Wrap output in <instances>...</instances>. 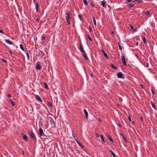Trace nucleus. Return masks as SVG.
I'll use <instances>...</instances> for the list:
<instances>
[{
	"label": "nucleus",
	"instance_id": "25",
	"mask_svg": "<svg viewBox=\"0 0 157 157\" xmlns=\"http://www.w3.org/2000/svg\"><path fill=\"white\" fill-rule=\"evenodd\" d=\"M107 137L109 140L110 141L113 142V140L112 139L110 135H108L107 136Z\"/></svg>",
	"mask_w": 157,
	"mask_h": 157
},
{
	"label": "nucleus",
	"instance_id": "6",
	"mask_svg": "<svg viewBox=\"0 0 157 157\" xmlns=\"http://www.w3.org/2000/svg\"><path fill=\"white\" fill-rule=\"evenodd\" d=\"M49 118L50 119V121L51 124L54 126H55L56 125V124L52 118L51 117H50Z\"/></svg>",
	"mask_w": 157,
	"mask_h": 157
},
{
	"label": "nucleus",
	"instance_id": "28",
	"mask_svg": "<svg viewBox=\"0 0 157 157\" xmlns=\"http://www.w3.org/2000/svg\"><path fill=\"white\" fill-rule=\"evenodd\" d=\"M144 66L146 67H148L149 66V63L147 62H145L144 64Z\"/></svg>",
	"mask_w": 157,
	"mask_h": 157
},
{
	"label": "nucleus",
	"instance_id": "61",
	"mask_svg": "<svg viewBox=\"0 0 157 157\" xmlns=\"http://www.w3.org/2000/svg\"><path fill=\"white\" fill-rule=\"evenodd\" d=\"M27 31L28 33H29V29H28V28H27Z\"/></svg>",
	"mask_w": 157,
	"mask_h": 157
},
{
	"label": "nucleus",
	"instance_id": "18",
	"mask_svg": "<svg viewBox=\"0 0 157 157\" xmlns=\"http://www.w3.org/2000/svg\"><path fill=\"white\" fill-rule=\"evenodd\" d=\"M89 2H90V4L92 7H94L95 6V4L94 3L92 0H89Z\"/></svg>",
	"mask_w": 157,
	"mask_h": 157
},
{
	"label": "nucleus",
	"instance_id": "10",
	"mask_svg": "<svg viewBox=\"0 0 157 157\" xmlns=\"http://www.w3.org/2000/svg\"><path fill=\"white\" fill-rule=\"evenodd\" d=\"M75 140L77 143V144L79 145L82 148H83L84 147L83 145L78 140L77 138H76L75 139Z\"/></svg>",
	"mask_w": 157,
	"mask_h": 157
},
{
	"label": "nucleus",
	"instance_id": "17",
	"mask_svg": "<svg viewBox=\"0 0 157 157\" xmlns=\"http://www.w3.org/2000/svg\"><path fill=\"white\" fill-rule=\"evenodd\" d=\"M101 51L102 53V54L104 55V56L105 57H106L107 59H108V57L107 56V54L105 52V51L103 50V49H102L101 50Z\"/></svg>",
	"mask_w": 157,
	"mask_h": 157
},
{
	"label": "nucleus",
	"instance_id": "32",
	"mask_svg": "<svg viewBox=\"0 0 157 157\" xmlns=\"http://www.w3.org/2000/svg\"><path fill=\"white\" fill-rule=\"evenodd\" d=\"M101 5L103 7H105V2L103 1H102L101 2Z\"/></svg>",
	"mask_w": 157,
	"mask_h": 157
},
{
	"label": "nucleus",
	"instance_id": "8",
	"mask_svg": "<svg viewBox=\"0 0 157 157\" xmlns=\"http://www.w3.org/2000/svg\"><path fill=\"white\" fill-rule=\"evenodd\" d=\"M39 132L38 135L39 137H40L42 135L43 131L42 129L41 128H40L39 130Z\"/></svg>",
	"mask_w": 157,
	"mask_h": 157
},
{
	"label": "nucleus",
	"instance_id": "59",
	"mask_svg": "<svg viewBox=\"0 0 157 157\" xmlns=\"http://www.w3.org/2000/svg\"><path fill=\"white\" fill-rule=\"evenodd\" d=\"M131 123L132 124H134V122L133 121H132L131 122Z\"/></svg>",
	"mask_w": 157,
	"mask_h": 157
},
{
	"label": "nucleus",
	"instance_id": "5",
	"mask_svg": "<svg viewBox=\"0 0 157 157\" xmlns=\"http://www.w3.org/2000/svg\"><path fill=\"white\" fill-rule=\"evenodd\" d=\"M39 118V127H40V126H42L43 124V120L42 118L41 117H38Z\"/></svg>",
	"mask_w": 157,
	"mask_h": 157
},
{
	"label": "nucleus",
	"instance_id": "16",
	"mask_svg": "<svg viewBox=\"0 0 157 157\" xmlns=\"http://www.w3.org/2000/svg\"><path fill=\"white\" fill-rule=\"evenodd\" d=\"M36 68L38 70H40L41 69L42 67L39 63H37L36 64Z\"/></svg>",
	"mask_w": 157,
	"mask_h": 157
},
{
	"label": "nucleus",
	"instance_id": "56",
	"mask_svg": "<svg viewBox=\"0 0 157 157\" xmlns=\"http://www.w3.org/2000/svg\"><path fill=\"white\" fill-rule=\"evenodd\" d=\"M133 31H136V32L137 31V29L136 28H135V29H133Z\"/></svg>",
	"mask_w": 157,
	"mask_h": 157
},
{
	"label": "nucleus",
	"instance_id": "34",
	"mask_svg": "<svg viewBox=\"0 0 157 157\" xmlns=\"http://www.w3.org/2000/svg\"><path fill=\"white\" fill-rule=\"evenodd\" d=\"M140 120L141 123H142L144 122L143 118L142 116H141L140 117Z\"/></svg>",
	"mask_w": 157,
	"mask_h": 157
},
{
	"label": "nucleus",
	"instance_id": "23",
	"mask_svg": "<svg viewBox=\"0 0 157 157\" xmlns=\"http://www.w3.org/2000/svg\"><path fill=\"white\" fill-rule=\"evenodd\" d=\"M110 66L112 68L114 69L115 70H117V67L113 64H110Z\"/></svg>",
	"mask_w": 157,
	"mask_h": 157
},
{
	"label": "nucleus",
	"instance_id": "58",
	"mask_svg": "<svg viewBox=\"0 0 157 157\" xmlns=\"http://www.w3.org/2000/svg\"><path fill=\"white\" fill-rule=\"evenodd\" d=\"M111 33L113 34V35H114V32H113V31H112L111 32Z\"/></svg>",
	"mask_w": 157,
	"mask_h": 157
},
{
	"label": "nucleus",
	"instance_id": "44",
	"mask_svg": "<svg viewBox=\"0 0 157 157\" xmlns=\"http://www.w3.org/2000/svg\"><path fill=\"white\" fill-rule=\"evenodd\" d=\"M128 119L129 120V121L130 122H131L132 121L131 119V117H130V116H129L128 117Z\"/></svg>",
	"mask_w": 157,
	"mask_h": 157
},
{
	"label": "nucleus",
	"instance_id": "14",
	"mask_svg": "<svg viewBox=\"0 0 157 157\" xmlns=\"http://www.w3.org/2000/svg\"><path fill=\"white\" fill-rule=\"evenodd\" d=\"M120 135L121 136V137L123 139L124 141L126 143H127V141L126 138L124 136L122 133H120Z\"/></svg>",
	"mask_w": 157,
	"mask_h": 157
},
{
	"label": "nucleus",
	"instance_id": "41",
	"mask_svg": "<svg viewBox=\"0 0 157 157\" xmlns=\"http://www.w3.org/2000/svg\"><path fill=\"white\" fill-rule=\"evenodd\" d=\"M48 106H50L51 107H52V105L51 104V102H50V101H49V102H48Z\"/></svg>",
	"mask_w": 157,
	"mask_h": 157
},
{
	"label": "nucleus",
	"instance_id": "45",
	"mask_svg": "<svg viewBox=\"0 0 157 157\" xmlns=\"http://www.w3.org/2000/svg\"><path fill=\"white\" fill-rule=\"evenodd\" d=\"M118 45H119V49L120 50H121L122 49V47H121V45H120L119 43H118Z\"/></svg>",
	"mask_w": 157,
	"mask_h": 157
},
{
	"label": "nucleus",
	"instance_id": "60",
	"mask_svg": "<svg viewBox=\"0 0 157 157\" xmlns=\"http://www.w3.org/2000/svg\"><path fill=\"white\" fill-rule=\"evenodd\" d=\"M136 46H138V42H137L136 43Z\"/></svg>",
	"mask_w": 157,
	"mask_h": 157
},
{
	"label": "nucleus",
	"instance_id": "20",
	"mask_svg": "<svg viewBox=\"0 0 157 157\" xmlns=\"http://www.w3.org/2000/svg\"><path fill=\"white\" fill-rule=\"evenodd\" d=\"M84 113L86 117V119L88 118V113H87V112L86 109H84Z\"/></svg>",
	"mask_w": 157,
	"mask_h": 157
},
{
	"label": "nucleus",
	"instance_id": "4",
	"mask_svg": "<svg viewBox=\"0 0 157 157\" xmlns=\"http://www.w3.org/2000/svg\"><path fill=\"white\" fill-rule=\"evenodd\" d=\"M117 75L118 78H121L123 79L125 78L124 75H123L122 73L121 72H119L117 73Z\"/></svg>",
	"mask_w": 157,
	"mask_h": 157
},
{
	"label": "nucleus",
	"instance_id": "55",
	"mask_svg": "<svg viewBox=\"0 0 157 157\" xmlns=\"http://www.w3.org/2000/svg\"><path fill=\"white\" fill-rule=\"evenodd\" d=\"M117 125L119 127H121V124H117Z\"/></svg>",
	"mask_w": 157,
	"mask_h": 157
},
{
	"label": "nucleus",
	"instance_id": "43",
	"mask_svg": "<svg viewBox=\"0 0 157 157\" xmlns=\"http://www.w3.org/2000/svg\"><path fill=\"white\" fill-rule=\"evenodd\" d=\"M110 152L111 153V154L113 155V156L115 155V154L113 153V152L111 150H110Z\"/></svg>",
	"mask_w": 157,
	"mask_h": 157
},
{
	"label": "nucleus",
	"instance_id": "64",
	"mask_svg": "<svg viewBox=\"0 0 157 157\" xmlns=\"http://www.w3.org/2000/svg\"><path fill=\"white\" fill-rule=\"evenodd\" d=\"M91 76L92 77H93V75L92 74L91 75Z\"/></svg>",
	"mask_w": 157,
	"mask_h": 157
},
{
	"label": "nucleus",
	"instance_id": "46",
	"mask_svg": "<svg viewBox=\"0 0 157 157\" xmlns=\"http://www.w3.org/2000/svg\"><path fill=\"white\" fill-rule=\"evenodd\" d=\"M151 91L152 92V93L153 95H155V91L152 89H151Z\"/></svg>",
	"mask_w": 157,
	"mask_h": 157
},
{
	"label": "nucleus",
	"instance_id": "26",
	"mask_svg": "<svg viewBox=\"0 0 157 157\" xmlns=\"http://www.w3.org/2000/svg\"><path fill=\"white\" fill-rule=\"evenodd\" d=\"M145 14L147 15H149V17H151V14H150V13L148 10L145 13Z\"/></svg>",
	"mask_w": 157,
	"mask_h": 157
},
{
	"label": "nucleus",
	"instance_id": "42",
	"mask_svg": "<svg viewBox=\"0 0 157 157\" xmlns=\"http://www.w3.org/2000/svg\"><path fill=\"white\" fill-rule=\"evenodd\" d=\"M46 37L44 36H41V39L42 40H44L45 39Z\"/></svg>",
	"mask_w": 157,
	"mask_h": 157
},
{
	"label": "nucleus",
	"instance_id": "62",
	"mask_svg": "<svg viewBox=\"0 0 157 157\" xmlns=\"http://www.w3.org/2000/svg\"><path fill=\"white\" fill-rule=\"evenodd\" d=\"M113 157H116V155H113Z\"/></svg>",
	"mask_w": 157,
	"mask_h": 157
},
{
	"label": "nucleus",
	"instance_id": "57",
	"mask_svg": "<svg viewBox=\"0 0 157 157\" xmlns=\"http://www.w3.org/2000/svg\"><path fill=\"white\" fill-rule=\"evenodd\" d=\"M98 121H99L100 122H101V119H100V118H98Z\"/></svg>",
	"mask_w": 157,
	"mask_h": 157
},
{
	"label": "nucleus",
	"instance_id": "35",
	"mask_svg": "<svg viewBox=\"0 0 157 157\" xmlns=\"http://www.w3.org/2000/svg\"><path fill=\"white\" fill-rule=\"evenodd\" d=\"M87 38L89 39L90 41H91L92 40L91 38L90 37L89 35H88L87 36Z\"/></svg>",
	"mask_w": 157,
	"mask_h": 157
},
{
	"label": "nucleus",
	"instance_id": "2",
	"mask_svg": "<svg viewBox=\"0 0 157 157\" xmlns=\"http://www.w3.org/2000/svg\"><path fill=\"white\" fill-rule=\"evenodd\" d=\"M121 59H122V63L125 65H126L125 59V57L124 56V55L122 53L121 54Z\"/></svg>",
	"mask_w": 157,
	"mask_h": 157
},
{
	"label": "nucleus",
	"instance_id": "52",
	"mask_svg": "<svg viewBox=\"0 0 157 157\" xmlns=\"http://www.w3.org/2000/svg\"><path fill=\"white\" fill-rule=\"evenodd\" d=\"M2 61L6 63H7V62L5 60H4V59H2Z\"/></svg>",
	"mask_w": 157,
	"mask_h": 157
},
{
	"label": "nucleus",
	"instance_id": "22",
	"mask_svg": "<svg viewBox=\"0 0 157 157\" xmlns=\"http://www.w3.org/2000/svg\"><path fill=\"white\" fill-rule=\"evenodd\" d=\"M151 105L152 106V107L155 109H156L157 108V107H156V106H155V104L153 102L151 101Z\"/></svg>",
	"mask_w": 157,
	"mask_h": 157
},
{
	"label": "nucleus",
	"instance_id": "53",
	"mask_svg": "<svg viewBox=\"0 0 157 157\" xmlns=\"http://www.w3.org/2000/svg\"><path fill=\"white\" fill-rule=\"evenodd\" d=\"M72 136L73 137H74V138H75V134H74V132H72Z\"/></svg>",
	"mask_w": 157,
	"mask_h": 157
},
{
	"label": "nucleus",
	"instance_id": "48",
	"mask_svg": "<svg viewBox=\"0 0 157 157\" xmlns=\"http://www.w3.org/2000/svg\"><path fill=\"white\" fill-rule=\"evenodd\" d=\"M130 27L131 29H133V26L131 24H130Z\"/></svg>",
	"mask_w": 157,
	"mask_h": 157
},
{
	"label": "nucleus",
	"instance_id": "12",
	"mask_svg": "<svg viewBox=\"0 0 157 157\" xmlns=\"http://www.w3.org/2000/svg\"><path fill=\"white\" fill-rule=\"evenodd\" d=\"M35 98L36 99L39 101L40 102H43L42 100L40 98L39 95H35Z\"/></svg>",
	"mask_w": 157,
	"mask_h": 157
},
{
	"label": "nucleus",
	"instance_id": "3",
	"mask_svg": "<svg viewBox=\"0 0 157 157\" xmlns=\"http://www.w3.org/2000/svg\"><path fill=\"white\" fill-rule=\"evenodd\" d=\"M28 133L31 138H33L34 140H36V137L32 132L31 131H29Z\"/></svg>",
	"mask_w": 157,
	"mask_h": 157
},
{
	"label": "nucleus",
	"instance_id": "33",
	"mask_svg": "<svg viewBox=\"0 0 157 157\" xmlns=\"http://www.w3.org/2000/svg\"><path fill=\"white\" fill-rule=\"evenodd\" d=\"M83 2L84 5L86 6L88 4V3H87L86 0H83Z\"/></svg>",
	"mask_w": 157,
	"mask_h": 157
},
{
	"label": "nucleus",
	"instance_id": "29",
	"mask_svg": "<svg viewBox=\"0 0 157 157\" xmlns=\"http://www.w3.org/2000/svg\"><path fill=\"white\" fill-rule=\"evenodd\" d=\"M127 6L130 8L132 9V10H133V9H132V8L133 7V5L132 4H130L129 5H128Z\"/></svg>",
	"mask_w": 157,
	"mask_h": 157
},
{
	"label": "nucleus",
	"instance_id": "27",
	"mask_svg": "<svg viewBox=\"0 0 157 157\" xmlns=\"http://www.w3.org/2000/svg\"><path fill=\"white\" fill-rule=\"evenodd\" d=\"M43 83L45 86V88L47 90L49 89V87H48V86L47 85V84L45 82H44Z\"/></svg>",
	"mask_w": 157,
	"mask_h": 157
},
{
	"label": "nucleus",
	"instance_id": "47",
	"mask_svg": "<svg viewBox=\"0 0 157 157\" xmlns=\"http://www.w3.org/2000/svg\"><path fill=\"white\" fill-rule=\"evenodd\" d=\"M95 136H96V137H97V138L99 137V134L97 133H96L95 134Z\"/></svg>",
	"mask_w": 157,
	"mask_h": 157
},
{
	"label": "nucleus",
	"instance_id": "37",
	"mask_svg": "<svg viewBox=\"0 0 157 157\" xmlns=\"http://www.w3.org/2000/svg\"><path fill=\"white\" fill-rule=\"evenodd\" d=\"M78 16L81 20H82V19H83L82 16V15L79 14L78 15Z\"/></svg>",
	"mask_w": 157,
	"mask_h": 157
},
{
	"label": "nucleus",
	"instance_id": "63",
	"mask_svg": "<svg viewBox=\"0 0 157 157\" xmlns=\"http://www.w3.org/2000/svg\"><path fill=\"white\" fill-rule=\"evenodd\" d=\"M10 53L11 54V55L12 54V52L11 51H10Z\"/></svg>",
	"mask_w": 157,
	"mask_h": 157
},
{
	"label": "nucleus",
	"instance_id": "31",
	"mask_svg": "<svg viewBox=\"0 0 157 157\" xmlns=\"http://www.w3.org/2000/svg\"><path fill=\"white\" fill-rule=\"evenodd\" d=\"M100 136L102 141L103 142H105V141L104 138L103 136L102 135H100Z\"/></svg>",
	"mask_w": 157,
	"mask_h": 157
},
{
	"label": "nucleus",
	"instance_id": "1",
	"mask_svg": "<svg viewBox=\"0 0 157 157\" xmlns=\"http://www.w3.org/2000/svg\"><path fill=\"white\" fill-rule=\"evenodd\" d=\"M65 14L66 15L65 18L67 22L68 25H70L71 24L70 20L71 19V17L70 16V13L69 11H68Z\"/></svg>",
	"mask_w": 157,
	"mask_h": 157
},
{
	"label": "nucleus",
	"instance_id": "9",
	"mask_svg": "<svg viewBox=\"0 0 157 157\" xmlns=\"http://www.w3.org/2000/svg\"><path fill=\"white\" fill-rule=\"evenodd\" d=\"M37 55L39 56H45V53L42 51L40 50Z\"/></svg>",
	"mask_w": 157,
	"mask_h": 157
},
{
	"label": "nucleus",
	"instance_id": "51",
	"mask_svg": "<svg viewBox=\"0 0 157 157\" xmlns=\"http://www.w3.org/2000/svg\"><path fill=\"white\" fill-rule=\"evenodd\" d=\"M0 33H3L4 34H5V33L3 32V31L2 30H1L0 29Z\"/></svg>",
	"mask_w": 157,
	"mask_h": 157
},
{
	"label": "nucleus",
	"instance_id": "50",
	"mask_svg": "<svg viewBox=\"0 0 157 157\" xmlns=\"http://www.w3.org/2000/svg\"><path fill=\"white\" fill-rule=\"evenodd\" d=\"M36 21L37 22H39V21H40V19L39 18H36Z\"/></svg>",
	"mask_w": 157,
	"mask_h": 157
},
{
	"label": "nucleus",
	"instance_id": "13",
	"mask_svg": "<svg viewBox=\"0 0 157 157\" xmlns=\"http://www.w3.org/2000/svg\"><path fill=\"white\" fill-rule=\"evenodd\" d=\"M79 50L81 52L85 51L82 47V44L81 43L79 44Z\"/></svg>",
	"mask_w": 157,
	"mask_h": 157
},
{
	"label": "nucleus",
	"instance_id": "40",
	"mask_svg": "<svg viewBox=\"0 0 157 157\" xmlns=\"http://www.w3.org/2000/svg\"><path fill=\"white\" fill-rule=\"evenodd\" d=\"M11 103L13 106H14L15 105V102L13 101L12 100H11Z\"/></svg>",
	"mask_w": 157,
	"mask_h": 157
},
{
	"label": "nucleus",
	"instance_id": "49",
	"mask_svg": "<svg viewBox=\"0 0 157 157\" xmlns=\"http://www.w3.org/2000/svg\"><path fill=\"white\" fill-rule=\"evenodd\" d=\"M7 96L9 98H10L11 97V95L8 93L7 94Z\"/></svg>",
	"mask_w": 157,
	"mask_h": 157
},
{
	"label": "nucleus",
	"instance_id": "39",
	"mask_svg": "<svg viewBox=\"0 0 157 157\" xmlns=\"http://www.w3.org/2000/svg\"><path fill=\"white\" fill-rule=\"evenodd\" d=\"M89 31L90 33H91L92 31V29L91 28V27L90 26H89Z\"/></svg>",
	"mask_w": 157,
	"mask_h": 157
},
{
	"label": "nucleus",
	"instance_id": "11",
	"mask_svg": "<svg viewBox=\"0 0 157 157\" xmlns=\"http://www.w3.org/2000/svg\"><path fill=\"white\" fill-rule=\"evenodd\" d=\"M5 41L7 44H10L13 45V43L12 41H10V40L6 39L5 40Z\"/></svg>",
	"mask_w": 157,
	"mask_h": 157
},
{
	"label": "nucleus",
	"instance_id": "36",
	"mask_svg": "<svg viewBox=\"0 0 157 157\" xmlns=\"http://www.w3.org/2000/svg\"><path fill=\"white\" fill-rule=\"evenodd\" d=\"M20 48L23 51H24V49L23 47V46L21 44H20Z\"/></svg>",
	"mask_w": 157,
	"mask_h": 157
},
{
	"label": "nucleus",
	"instance_id": "19",
	"mask_svg": "<svg viewBox=\"0 0 157 157\" xmlns=\"http://www.w3.org/2000/svg\"><path fill=\"white\" fill-rule=\"evenodd\" d=\"M39 5L38 4V2H36V12H38V10L39 9Z\"/></svg>",
	"mask_w": 157,
	"mask_h": 157
},
{
	"label": "nucleus",
	"instance_id": "38",
	"mask_svg": "<svg viewBox=\"0 0 157 157\" xmlns=\"http://www.w3.org/2000/svg\"><path fill=\"white\" fill-rule=\"evenodd\" d=\"M26 56H27V59L28 60H29V54L28 53V52H27L26 53Z\"/></svg>",
	"mask_w": 157,
	"mask_h": 157
},
{
	"label": "nucleus",
	"instance_id": "30",
	"mask_svg": "<svg viewBox=\"0 0 157 157\" xmlns=\"http://www.w3.org/2000/svg\"><path fill=\"white\" fill-rule=\"evenodd\" d=\"M93 21L94 22V23L95 26H96V21L95 20V19L94 17H93Z\"/></svg>",
	"mask_w": 157,
	"mask_h": 157
},
{
	"label": "nucleus",
	"instance_id": "15",
	"mask_svg": "<svg viewBox=\"0 0 157 157\" xmlns=\"http://www.w3.org/2000/svg\"><path fill=\"white\" fill-rule=\"evenodd\" d=\"M82 55L83 56H84L85 59L86 60H88L89 59H88V57H87L85 51L82 52Z\"/></svg>",
	"mask_w": 157,
	"mask_h": 157
},
{
	"label": "nucleus",
	"instance_id": "21",
	"mask_svg": "<svg viewBox=\"0 0 157 157\" xmlns=\"http://www.w3.org/2000/svg\"><path fill=\"white\" fill-rule=\"evenodd\" d=\"M142 39H143V42L145 44H147V42L146 41V38L145 37H144V36H143L142 37Z\"/></svg>",
	"mask_w": 157,
	"mask_h": 157
},
{
	"label": "nucleus",
	"instance_id": "7",
	"mask_svg": "<svg viewBox=\"0 0 157 157\" xmlns=\"http://www.w3.org/2000/svg\"><path fill=\"white\" fill-rule=\"evenodd\" d=\"M21 136L24 138V140L25 141L28 142V137L26 135L24 134H22Z\"/></svg>",
	"mask_w": 157,
	"mask_h": 157
},
{
	"label": "nucleus",
	"instance_id": "54",
	"mask_svg": "<svg viewBox=\"0 0 157 157\" xmlns=\"http://www.w3.org/2000/svg\"><path fill=\"white\" fill-rule=\"evenodd\" d=\"M132 1V0H126V2H130Z\"/></svg>",
	"mask_w": 157,
	"mask_h": 157
},
{
	"label": "nucleus",
	"instance_id": "24",
	"mask_svg": "<svg viewBox=\"0 0 157 157\" xmlns=\"http://www.w3.org/2000/svg\"><path fill=\"white\" fill-rule=\"evenodd\" d=\"M134 2H137L139 3H141L143 2L142 0H134Z\"/></svg>",
	"mask_w": 157,
	"mask_h": 157
}]
</instances>
